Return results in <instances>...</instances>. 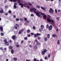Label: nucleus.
I'll return each mask as SVG.
<instances>
[{"mask_svg": "<svg viewBox=\"0 0 61 61\" xmlns=\"http://www.w3.org/2000/svg\"><path fill=\"white\" fill-rule=\"evenodd\" d=\"M30 32V30H27V33H29V32Z\"/></svg>", "mask_w": 61, "mask_h": 61, "instance_id": "5701e85b", "label": "nucleus"}, {"mask_svg": "<svg viewBox=\"0 0 61 61\" xmlns=\"http://www.w3.org/2000/svg\"><path fill=\"white\" fill-rule=\"evenodd\" d=\"M26 23H29V21L28 20H27L26 21Z\"/></svg>", "mask_w": 61, "mask_h": 61, "instance_id": "bb28decb", "label": "nucleus"}, {"mask_svg": "<svg viewBox=\"0 0 61 61\" xmlns=\"http://www.w3.org/2000/svg\"><path fill=\"white\" fill-rule=\"evenodd\" d=\"M12 38L13 39L15 40V35L13 36H12Z\"/></svg>", "mask_w": 61, "mask_h": 61, "instance_id": "6e6552de", "label": "nucleus"}, {"mask_svg": "<svg viewBox=\"0 0 61 61\" xmlns=\"http://www.w3.org/2000/svg\"><path fill=\"white\" fill-rule=\"evenodd\" d=\"M58 12H60V11H61L60 10H58Z\"/></svg>", "mask_w": 61, "mask_h": 61, "instance_id": "69168bd1", "label": "nucleus"}, {"mask_svg": "<svg viewBox=\"0 0 61 61\" xmlns=\"http://www.w3.org/2000/svg\"><path fill=\"white\" fill-rule=\"evenodd\" d=\"M29 5H32V4H31V3H29Z\"/></svg>", "mask_w": 61, "mask_h": 61, "instance_id": "e2e57ef3", "label": "nucleus"}, {"mask_svg": "<svg viewBox=\"0 0 61 61\" xmlns=\"http://www.w3.org/2000/svg\"><path fill=\"white\" fill-rule=\"evenodd\" d=\"M11 53L12 54H13L14 53V51L12 49L11 51Z\"/></svg>", "mask_w": 61, "mask_h": 61, "instance_id": "2eb2a0df", "label": "nucleus"}, {"mask_svg": "<svg viewBox=\"0 0 61 61\" xmlns=\"http://www.w3.org/2000/svg\"><path fill=\"white\" fill-rule=\"evenodd\" d=\"M31 35H34V33H31Z\"/></svg>", "mask_w": 61, "mask_h": 61, "instance_id": "603ef678", "label": "nucleus"}, {"mask_svg": "<svg viewBox=\"0 0 61 61\" xmlns=\"http://www.w3.org/2000/svg\"><path fill=\"white\" fill-rule=\"evenodd\" d=\"M18 34H21V31L20 30H19Z\"/></svg>", "mask_w": 61, "mask_h": 61, "instance_id": "72a5a7b5", "label": "nucleus"}, {"mask_svg": "<svg viewBox=\"0 0 61 61\" xmlns=\"http://www.w3.org/2000/svg\"><path fill=\"white\" fill-rule=\"evenodd\" d=\"M20 30L21 32L22 33L24 31V29H22V30Z\"/></svg>", "mask_w": 61, "mask_h": 61, "instance_id": "a878e982", "label": "nucleus"}, {"mask_svg": "<svg viewBox=\"0 0 61 61\" xmlns=\"http://www.w3.org/2000/svg\"><path fill=\"white\" fill-rule=\"evenodd\" d=\"M15 29H17V27H19V25L18 24H16Z\"/></svg>", "mask_w": 61, "mask_h": 61, "instance_id": "1a4fd4ad", "label": "nucleus"}, {"mask_svg": "<svg viewBox=\"0 0 61 61\" xmlns=\"http://www.w3.org/2000/svg\"><path fill=\"white\" fill-rule=\"evenodd\" d=\"M0 12L1 14H3V13H4V10L3 9H2L1 10H0Z\"/></svg>", "mask_w": 61, "mask_h": 61, "instance_id": "4468645a", "label": "nucleus"}, {"mask_svg": "<svg viewBox=\"0 0 61 61\" xmlns=\"http://www.w3.org/2000/svg\"><path fill=\"white\" fill-rule=\"evenodd\" d=\"M44 40L45 41H46L47 40V38L46 37H45L44 38Z\"/></svg>", "mask_w": 61, "mask_h": 61, "instance_id": "aec40b11", "label": "nucleus"}, {"mask_svg": "<svg viewBox=\"0 0 61 61\" xmlns=\"http://www.w3.org/2000/svg\"><path fill=\"white\" fill-rule=\"evenodd\" d=\"M0 49L1 50H2V51H3V47H1L0 48Z\"/></svg>", "mask_w": 61, "mask_h": 61, "instance_id": "37998d69", "label": "nucleus"}, {"mask_svg": "<svg viewBox=\"0 0 61 61\" xmlns=\"http://www.w3.org/2000/svg\"><path fill=\"white\" fill-rule=\"evenodd\" d=\"M11 10H9V11H8V13H10V14H11Z\"/></svg>", "mask_w": 61, "mask_h": 61, "instance_id": "e433bc0d", "label": "nucleus"}, {"mask_svg": "<svg viewBox=\"0 0 61 61\" xmlns=\"http://www.w3.org/2000/svg\"><path fill=\"white\" fill-rule=\"evenodd\" d=\"M45 60H46L47 59V58L46 57L45 58Z\"/></svg>", "mask_w": 61, "mask_h": 61, "instance_id": "3c124183", "label": "nucleus"}, {"mask_svg": "<svg viewBox=\"0 0 61 61\" xmlns=\"http://www.w3.org/2000/svg\"><path fill=\"white\" fill-rule=\"evenodd\" d=\"M5 45H6V46H8L9 45V43L7 42H5Z\"/></svg>", "mask_w": 61, "mask_h": 61, "instance_id": "f8f14e48", "label": "nucleus"}, {"mask_svg": "<svg viewBox=\"0 0 61 61\" xmlns=\"http://www.w3.org/2000/svg\"><path fill=\"white\" fill-rule=\"evenodd\" d=\"M15 0L18 1L17 2V3H19V5H21V6L22 8H23V7L24 5H23V4L21 3V0Z\"/></svg>", "mask_w": 61, "mask_h": 61, "instance_id": "7ed1b4c3", "label": "nucleus"}, {"mask_svg": "<svg viewBox=\"0 0 61 61\" xmlns=\"http://www.w3.org/2000/svg\"><path fill=\"white\" fill-rule=\"evenodd\" d=\"M34 61H36V59L34 58Z\"/></svg>", "mask_w": 61, "mask_h": 61, "instance_id": "a18cd8bd", "label": "nucleus"}, {"mask_svg": "<svg viewBox=\"0 0 61 61\" xmlns=\"http://www.w3.org/2000/svg\"><path fill=\"white\" fill-rule=\"evenodd\" d=\"M4 50L5 51V50H6V48H4Z\"/></svg>", "mask_w": 61, "mask_h": 61, "instance_id": "6e6d98bb", "label": "nucleus"}, {"mask_svg": "<svg viewBox=\"0 0 61 61\" xmlns=\"http://www.w3.org/2000/svg\"><path fill=\"white\" fill-rule=\"evenodd\" d=\"M34 35L35 37H37V36L38 37H39V36H41V34H39L38 33H37L36 34H34Z\"/></svg>", "mask_w": 61, "mask_h": 61, "instance_id": "39448f33", "label": "nucleus"}, {"mask_svg": "<svg viewBox=\"0 0 61 61\" xmlns=\"http://www.w3.org/2000/svg\"><path fill=\"white\" fill-rule=\"evenodd\" d=\"M40 61H43L42 59H41L40 60Z\"/></svg>", "mask_w": 61, "mask_h": 61, "instance_id": "680f3d73", "label": "nucleus"}, {"mask_svg": "<svg viewBox=\"0 0 61 61\" xmlns=\"http://www.w3.org/2000/svg\"><path fill=\"white\" fill-rule=\"evenodd\" d=\"M48 56L49 58H50V54L48 55Z\"/></svg>", "mask_w": 61, "mask_h": 61, "instance_id": "de8ad7c7", "label": "nucleus"}, {"mask_svg": "<svg viewBox=\"0 0 61 61\" xmlns=\"http://www.w3.org/2000/svg\"><path fill=\"white\" fill-rule=\"evenodd\" d=\"M20 21H23V18H21L20 19Z\"/></svg>", "mask_w": 61, "mask_h": 61, "instance_id": "ea45409f", "label": "nucleus"}, {"mask_svg": "<svg viewBox=\"0 0 61 61\" xmlns=\"http://www.w3.org/2000/svg\"><path fill=\"white\" fill-rule=\"evenodd\" d=\"M27 19L26 18H24V20L25 21H27Z\"/></svg>", "mask_w": 61, "mask_h": 61, "instance_id": "7c9ffc66", "label": "nucleus"}, {"mask_svg": "<svg viewBox=\"0 0 61 61\" xmlns=\"http://www.w3.org/2000/svg\"><path fill=\"white\" fill-rule=\"evenodd\" d=\"M9 48H10V49H12L13 48V47H12L11 46H10L9 47Z\"/></svg>", "mask_w": 61, "mask_h": 61, "instance_id": "58836bf2", "label": "nucleus"}, {"mask_svg": "<svg viewBox=\"0 0 61 61\" xmlns=\"http://www.w3.org/2000/svg\"><path fill=\"white\" fill-rule=\"evenodd\" d=\"M36 7H37V8H38V9H39V8H40V6H39L37 5L36 6Z\"/></svg>", "mask_w": 61, "mask_h": 61, "instance_id": "412c9836", "label": "nucleus"}, {"mask_svg": "<svg viewBox=\"0 0 61 61\" xmlns=\"http://www.w3.org/2000/svg\"><path fill=\"white\" fill-rule=\"evenodd\" d=\"M49 12L50 13L53 14V12H54V10H53L52 8H50V10H49Z\"/></svg>", "mask_w": 61, "mask_h": 61, "instance_id": "423d86ee", "label": "nucleus"}, {"mask_svg": "<svg viewBox=\"0 0 61 61\" xmlns=\"http://www.w3.org/2000/svg\"><path fill=\"white\" fill-rule=\"evenodd\" d=\"M27 8H30V7H29V6H27Z\"/></svg>", "mask_w": 61, "mask_h": 61, "instance_id": "864d4df0", "label": "nucleus"}, {"mask_svg": "<svg viewBox=\"0 0 61 61\" xmlns=\"http://www.w3.org/2000/svg\"><path fill=\"white\" fill-rule=\"evenodd\" d=\"M30 16H34V15H33V14H31Z\"/></svg>", "mask_w": 61, "mask_h": 61, "instance_id": "79ce46f5", "label": "nucleus"}, {"mask_svg": "<svg viewBox=\"0 0 61 61\" xmlns=\"http://www.w3.org/2000/svg\"><path fill=\"white\" fill-rule=\"evenodd\" d=\"M37 48V46H35L34 47V50H36Z\"/></svg>", "mask_w": 61, "mask_h": 61, "instance_id": "ddd939ff", "label": "nucleus"}, {"mask_svg": "<svg viewBox=\"0 0 61 61\" xmlns=\"http://www.w3.org/2000/svg\"><path fill=\"white\" fill-rule=\"evenodd\" d=\"M1 35L2 36H4V33L1 32Z\"/></svg>", "mask_w": 61, "mask_h": 61, "instance_id": "cd10ccee", "label": "nucleus"}, {"mask_svg": "<svg viewBox=\"0 0 61 61\" xmlns=\"http://www.w3.org/2000/svg\"><path fill=\"white\" fill-rule=\"evenodd\" d=\"M24 40H27V37H26L24 38Z\"/></svg>", "mask_w": 61, "mask_h": 61, "instance_id": "4be33fe9", "label": "nucleus"}, {"mask_svg": "<svg viewBox=\"0 0 61 61\" xmlns=\"http://www.w3.org/2000/svg\"><path fill=\"white\" fill-rule=\"evenodd\" d=\"M14 8H15V3H14Z\"/></svg>", "mask_w": 61, "mask_h": 61, "instance_id": "c85d7f7f", "label": "nucleus"}, {"mask_svg": "<svg viewBox=\"0 0 61 61\" xmlns=\"http://www.w3.org/2000/svg\"><path fill=\"white\" fill-rule=\"evenodd\" d=\"M16 20L17 21H18L19 20V19L17 18H16Z\"/></svg>", "mask_w": 61, "mask_h": 61, "instance_id": "4c0bfd02", "label": "nucleus"}, {"mask_svg": "<svg viewBox=\"0 0 61 61\" xmlns=\"http://www.w3.org/2000/svg\"><path fill=\"white\" fill-rule=\"evenodd\" d=\"M36 9L35 8H33V9L31 8L30 9V11H31V12H32L34 11V13H36V15H37V16H39V17H40V15H40V12H36Z\"/></svg>", "mask_w": 61, "mask_h": 61, "instance_id": "f257e3e1", "label": "nucleus"}, {"mask_svg": "<svg viewBox=\"0 0 61 61\" xmlns=\"http://www.w3.org/2000/svg\"><path fill=\"white\" fill-rule=\"evenodd\" d=\"M36 42H38V40H37L36 39Z\"/></svg>", "mask_w": 61, "mask_h": 61, "instance_id": "4d7b16f0", "label": "nucleus"}, {"mask_svg": "<svg viewBox=\"0 0 61 61\" xmlns=\"http://www.w3.org/2000/svg\"><path fill=\"white\" fill-rule=\"evenodd\" d=\"M0 30L1 31H2V32H3V28L2 27V26H1L0 27Z\"/></svg>", "mask_w": 61, "mask_h": 61, "instance_id": "9d476101", "label": "nucleus"}, {"mask_svg": "<svg viewBox=\"0 0 61 61\" xmlns=\"http://www.w3.org/2000/svg\"><path fill=\"white\" fill-rule=\"evenodd\" d=\"M4 42H7V40H4Z\"/></svg>", "mask_w": 61, "mask_h": 61, "instance_id": "c03bdc74", "label": "nucleus"}, {"mask_svg": "<svg viewBox=\"0 0 61 61\" xmlns=\"http://www.w3.org/2000/svg\"><path fill=\"white\" fill-rule=\"evenodd\" d=\"M46 27V28H48L49 27V25L48 24L47 25Z\"/></svg>", "mask_w": 61, "mask_h": 61, "instance_id": "c756f323", "label": "nucleus"}, {"mask_svg": "<svg viewBox=\"0 0 61 61\" xmlns=\"http://www.w3.org/2000/svg\"><path fill=\"white\" fill-rule=\"evenodd\" d=\"M48 18L47 19V21L48 22H49V23H50L51 24H53V23H55V21H54L53 20H51L50 19V18H51V16H50L49 15H48Z\"/></svg>", "mask_w": 61, "mask_h": 61, "instance_id": "f03ea898", "label": "nucleus"}, {"mask_svg": "<svg viewBox=\"0 0 61 61\" xmlns=\"http://www.w3.org/2000/svg\"><path fill=\"white\" fill-rule=\"evenodd\" d=\"M46 16L45 15H43V18H44V19H46Z\"/></svg>", "mask_w": 61, "mask_h": 61, "instance_id": "f3484780", "label": "nucleus"}, {"mask_svg": "<svg viewBox=\"0 0 61 61\" xmlns=\"http://www.w3.org/2000/svg\"><path fill=\"white\" fill-rule=\"evenodd\" d=\"M40 45V43L39 42H36V46H39V45Z\"/></svg>", "mask_w": 61, "mask_h": 61, "instance_id": "9b49d317", "label": "nucleus"}, {"mask_svg": "<svg viewBox=\"0 0 61 61\" xmlns=\"http://www.w3.org/2000/svg\"><path fill=\"white\" fill-rule=\"evenodd\" d=\"M41 28H44V26L43 25H41Z\"/></svg>", "mask_w": 61, "mask_h": 61, "instance_id": "393cba45", "label": "nucleus"}, {"mask_svg": "<svg viewBox=\"0 0 61 61\" xmlns=\"http://www.w3.org/2000/svg\"><path fill=\"white\" fill-rule=\"evenodd\" d=\"M55 11L56 13L57 12V10H55Z\"/></svg>", "mask_w": 61, "mask_h": 61, "instance_id": "052dcab7", "label": "nucleus"}, {"mask_svg": "<svg viewBox=\"0 0 61 61\" xmlns=\"http://www.w3.org/2000/svg\"><path fill=\"white\" fill-rule=\"evenodd\" d=\"M52 36L53 37H56V35L54 34H53L52 35Z\"/></svg>", "mask_w": 61, "mask_h": 61, "instance_id": "b1692460", "label": "nucleus"}, {"mask_svg": "<svg viewBox=\"0 0 61 61\" xmlns=\"http://www.w3.org/2000/svg\"><path fill=\"white\" fill-rule=\"evenodd\" d=\"M9 43H12V40H10L9 41Z\"/></svg>", "mask_w": 61, "mask_h": 61, "instance_id": "09e8293b", "label": "nucleus"}, {"mask_svg": "<svg viewBox=\"0 0 61 61\" xmlns=\"http://www.w3.org/2000/svg\"><path fill=\"white\" fill-rule=\"evenodd\" d=\"M41 8L42 9H43V10H46V8L45 7L41 6Z\"/></svg>", "mask_w": 61, "mask_h": 61, "instance_id": "dca6fc26", "label": "nucleus"}, {"mask_svg": "<svg viewBox=\"0 0 61 61\" xmlns=\"http://www.w3.org/2000/svg\"><path fill=\"white\" fill-rule=\"evenodd\" d=\"M30 36H31L29 34L28 35V37H30Z\"/></svg>", "mask_w": 61, "mask_h": 61, "instance_id": "bf43d9fd", "label": "nucleus"}, {"mask_svg": "<svg viewBox=\"0 0 61 61\" xmlns=\"http://www.w3.org/2000/svg\"><path fill=\"white\" fill-rule=\"evenodd\" d=\"M47 37L48 38H50V34H48L47 35Z\"/></svg>", "mask_w": 61, "mask_h": 61, "instance_id": "6ab92c4d", "label": "nucleus"}, {"mask_svg": "<svg viewBox=\"0 0 61 61\" xmlns=\"http://www.w3.org/2000/svg\"><path fill=\"white\" fill-rule=\"evenodd\" d=\"M5 15H8V13H5Z\"/></svg>", "mask_w": 61, "mask_h": 61, "instance_id": "8fccbe9b", "label": "nucleus"}, {"mask_svg": "<svg viewBox=\"0 0 61 61\" xmlns=\"http://www.w3.org/2000/svg\"><path fill=\"white\" fill-rule=\"evenodd\" d=\"M39 30L40 32H41V31H42V30L41 29H40Z\"/></svg>", "mask_w": 61, "mask_h": 61, "instance_id": "49530a36", "label": "nucleus"}, {"mask_svg": "<svg viewBox=\"0 0 61 61\" xmlns=\"http://www.w3.org/2000/svg\"><path fill=\"white\" fill-rule=\"evenodd\" d=\"M33 29H36V27H35V26H33Z\"/></svg>", "mask_w": 61, "mask_h": 61, "instance_id": "f704fd0d", "label": "nucleus"}, {"mask_svg": "<svg viewBox=\"0 0 61 61\" xmlns=\"http://www.w3.org/2000/svg\"><path fill=\"white\" fill-rule=\"evenodd\" d=\"M57 45H59L60 44V41L59 40H58L57 41Z\"/></svg>", "mask_w": 61, "mask_h": 61, "instance_id": "a211bd4d", "label": "nucleus"}, {"mask_svg": "<svg viewBox=\"0 0 61 61\" xmlns=\"http://www.w3.org/2000/svg\"><path fill=\"white\" fill-rule=\"evenodd\" d=\"M41 15H44V13H41Z\"/></svg>", "mask_w": 61, "mask_h": 61, "instance_id": "5fc2aeb1", "label": "nucleus"}, {"mask_svg": "<svg viewBox=\"0 0 61 61\" xmlns=\"http://www.w3.org/2000/svg\"><path fill=\"white\" fill-rule=\"evenodd\" d=\"M47 51L46 49H45L43 51L41 52V54L42 55H45V53H46Z\"/></svg>", "mask_w": 61, "mask_h": 61, "instance_id": "20e7f679", "label": "nucleus"}, {"mask_svg": "<svg viewBox=\"0 0 61 61\" xmlns=\"http://www.w3.org/2000/svg\"><path fill=\"white\" fill-rule=\"evenodd\" d=\"M24 7H26V5H25V4H24Z\"/></svg>", "mask_w": 61, "mask_h": 61, "instance_id": "13d9d810", "label": "nucleus"}, {"mask_svg": "<svg viewBox=\"0 0 61 61\" xmlns=\"http://www.w3.org/2000/svg\"><path fill=\"white\" fill-rule=\"evenodd\" d=\"M16 46L17 47H19V45H16Z\"/></svg>", "mask_w": 61, "mask_h": 61, "instance_id": "a19ab883", "label": "nucleus"}, {"mask_svg": "<svg viewBox=\"0 0 61 61\" xmlns=\"http://www.w3.org/2000/svg\"><path fill=\"white\" fill-rule=\"evenodd\" d=\"M24 40H22L21 41V44H23V42H24Z\"/></svg>", "mask_w": 61, "mask_h": 61, "instance_id": "2f4dec72", "label": "nucleus"}, {"mask_svg": "<svg viewBox=\"0 0 61 61\" xmlns=\"http://www.w3.org/2000/svg\"><path fill=\"white\" fill-rule=\"evenodd\" d=\"M53 27H52V25H50L49 28V31H51L52 29V28Z\"/></svg>", "mask_w": 61, "mask_h": 61, "instance_id": "0eeeda50", "label": "nucleus"}, {"mask_svg": "<svg viewBox=\"0 0 61 61\" xmlns=\"http://www.w3.org/2000/svg\"><path fill=\"white\" fill-rule=\"evenodd\" d=\"M38 40H40V39H41V37H38Z\"/></svg>", "mask_w": 61, "mask_h": 61, "instance_id": "473e14b6", "label": "nucleus"}, {"mask_svg": "<svg viewBox=\"0 0 61 61\" xmlns=\"http://www.w3.org/2000/svg\"><path fill=\"white\" fill-rule=\"evenodd\" d=\"M14 60L15 61V58H14Z\"/></svg>", "mask_w": 61, "mask_h": 61, "instance_id": "338daca9", "label": "nucleus"}, {"mask_svg": "<svg viewBox=\"0 0 61 61\" xmlns=\"http://www.w3.org/2000/svg\"><path fill=\"white\" fill-rule=\"evenodd\" d=\"M32 46L31 45H30L29 46V47H32Z\"/></svg>", "mask_w": 61, "mask_h": 61, "instance_id": "0e129e2a", "label": "nucleus"}, {"mask_svg": "<svg viewBox=\"0 0 61 61\" xmlns=\"http://www.w3.org/2000/svg\"><path fill=\"white\" fill-rule=\"evenodd\" d=\"M6 61H8V59H6Z\"/></svg>", "mask_w": 61, "mask_h": 61, "instance_id": "774afa93", "label": "nucleus"}, {"mask_svg": "<svg viewBox=\"0 0 61 61\" xmlns=\"http://www.w3.org/2000/svg\"><path fill=\"white\" fill-rule=\"evenodd\" d=\"M59 18H60L59 17H57L56 18V19H57V20H59Z\"/></svg>", "mask_w": 61, "mask_h": 61, "instance_id": "c9c22d12", "label": "nucleus"}]
</instances>
